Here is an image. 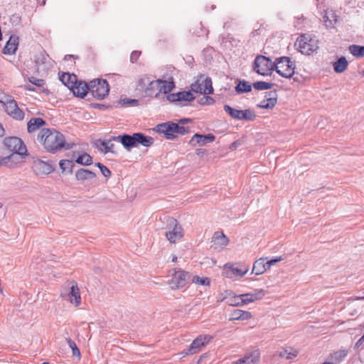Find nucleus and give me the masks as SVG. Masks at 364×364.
Returning <instances> with one entry per match:
<instances>
[{"instance_id": "f257e3e1", "label": "nucleus", "mask_w": 364, "mask_h": 364, "mask_svg": "<svg viewBox=\"0 0 364 364\" xmlns=\"http://www.w3.org/2000/svg\"><path fill=\"white\" fill-rule=\"evenodd\" d=\"M37 141L50 153H55L62 149H70L74 145L66 143L64 135L55 129H41L37 136Z\"/></svg>"}, {"instance_id": "f03ea898", "label": "nucleus", "mask_w": 364, "mask_h": 364, "mask_svg": "<svg viewBox=\"0 0 364 364\" xmlns=\"http://www.w3.org/2000/svg\"><path fill=\"white\" fill-rule=\"evenodd\" d=\"M114 139L117 142H120L123 147L128 151H131L132 148L138 147L139 146L150 147L154 142V138L140 132L134 133L132 135H118L117 137H114Z\"/></svg>"}, {"instance_id": "7ed1b4c3", "label": "nucleus", "mask_w": 364, "mask_h": 364, "mask_svg": "<svg viewBox=\"0 0 364 364\" xmlns=\"http://www.w3.org/2000/svg\"><path fill=\"white\" fill-rule=\"evenodd\" d=\"M175 87L173 77L167 80L158 79L151 81L144 92L146 96L151 97H159L161 94H168Z\"/></svg>"}, {"instance_id": "20e7f679", "label": "nucleus", "mask_w": 364, "mask_h": 364, "mask_svg": "<svg viewBox=\"0 0 364 364\" xmlns=\"http://www.w3.org/2000/svg\"><path fill=\"white\" fill-rule=\"evenodd\" d=\"M154 130L159 134H163L168 139H173L176 137V134H184L188 132L186 127L171 122L159 124L156 126Z\"/></svg>"}, {"instance_id": "39448f33", "label": "nucleus", "mask_w": 364, "mask_h": 364, "mask_svg": "<svg viewBox=\"0 0 364 364\" xmlns=\"http://www.w3.org/2000/svg\"><path fill=\"white\" fill-rule=\"evenodd\" d=\"M191 278L190 272L181 269L174 268L171 271V279L168 284L172 290H177L184 287L188 279Z\"/></svg>"}, {"instance_id": "423d86ee", "label": "nucleus", "mask_w": 364, "mask_h": 364, "mask_svg": "<svg viewBox=\"0 0 364 364\" xmlns=\"http://www.w3.org/2000/svg\"><path fill=\"white\" fill-rule=\"evenodd\" d=\"M295 64L289 57H281L274 63V69L283 77L291 78L295 72Z\"/></svg>"}, {"instance_id": "0eeeda50", "label": "nucleus", "mask_w": 364, "mask_h": 364, "mask_svg": "<svg viewBox=\"0 0 364 364\" xmlns=\"http://www.w3.org/2000/svg\"><path fill=\"white\" fill-rule=\"evenodd\" d=\"M296 46L301 53L305 55H311L318 48V41L308 34L301 35L298 38Z\"/></svg>"}, {"instance_id": "6e6552de", "label": "nucleus", "mask_w": 364, "mask_h": 364, "mask_svg": "<svg viewBox=\"0 0 364 364\" xmlns=\"http://www.w3.org/2000/svg\"><path fill=\"white\" fill-rule=\"evenodd\" d=\"M89 92L97 99H104L109 92L108 82L105 80L95 79L90 82Z\"/></svg>"}, {"instance_id": "1a4fd4ad", "label": "nucleus", "mask_w": 364, "mask_h": 364, "mask_svg": "<svg viewBox=\"0 0 364 364\" xmlns=\"http://www.w3.org/2000/svg\"><path fill=\"white\" fill-rule=\"evenodd\" d=\"M191 87V92L196 93L210 95L213 92L211 79L204 75L198 76Z\"/></svg>"}, {"instance_id": "9d476101", "label": "nucleus", "mask_w": 364, "mask_h": 364, "mask_svg": "<svg viewBox=\"0 0 364 364\" xmlns=\"http://www.w3.org/2000/svg\"><path fill=\"white\" fill-rule=\"evenodd\" d=\"M253 70L259 75H269L274 70V63L269 58L258 55L254 60Z\"/></svg>"}, {"instance_id": "9b49d317", "label": "nucleus", "mask_w": 364, "mask_h": 364, "mask_svg": "<svg viewBox=\"0 0 364 364\" xmlns=\"http://www.w3.org/2000/svg\"><path fill=\"white\" fill-rule=\"evenodd\" d=\"M5 146L13 151L9 158H14L16 155L23 156L26 154L27 149L20 138L16 136L6 137L4 140Z\"/></svg>"}, {"instance_id": "f8f14e48", "label": "nucleus", "mask_w": 364, "mask_h": 364, "mask_svg": "<svg viewBox=\"0 0 364 364\" xmlns=\"http://www.w3.org/2000/svg\"><path fill=\"white\" fill-rule=\"evenodd\" d=\"M223 109L234 119L252 121L256 118L255 112L250 109H237L228 105H225Z\"/></svg>"}, {"instance_id": "ddd939ff", "label": "nucleus", "mask_w": 364, "mask_h": 364, "mask_svg": "<svg viewBox=\"0 0 364 364\" xmlns=\"http://www.w3.org/2000/svg\"><path fill=\"white\" fill-rule=\"evenodd\" d=\"M60 296L75 306H78L81 304L80 292L76 283L73 282L68 289H64L60 293Z\"/></svg>"}, {"instance_id": "4468645a", "label": "nucleus", "mask_w": 364, "mask_h": 364, "mask_svg": "<svg viewBox=\"0 0 364 364\" xmlns=\"http://www.w3.org/2000/svg\"><path fill=\"white\" fill-rule=\"evenodd\" d=\"M166 98L170 102L177 103L179 105H186L195 99L191 91H182L176 93L168 94Z\"/></svg>"}, {"instance_id": "2eb2a0df", "label": "nucleus", "mask_w": 364, "mask_h": 364, "mask_svg": "<svg viewBox=\"0 0 364 364\" xmlns=\"http://www.w3.org/2000/svg\"><path fill=\"white\" fill-rule=\"evenodd\" d=\"M249 272L248 267L241 268L236 267L234 264L227 263L224 265L222 274L224 277L233 279L235 276L243 277Z\"/></svg>"}, {"instance_id": "dca6fc26", "label": "nucleus", "mask_w": 364, "mask_h": 364, "mask_svg": "<svg viewBox=\"0 0 364 364\" xmlns=\"http://www.w3.org/2000/svg\"><path fill=\"white\" fill-rule=\"evenodd\" d=\"M213 338L212 336L208 334L199 335L189 346V353H193V354L199 353L204 346L210 342Z\"/></svg>"}, {"instance_id": "f3484780", "label": "nucleus", "mask_w": 364, "mask_h": 364, "mask_svg": "<svg viewBox=\"0 0 364 364\" xmlns=\"http://www.w3.org/2000/svg\"><path fill=\"white\" fill-rule=\"evenodd\" d=\"M170 225H173V227L166 232V237L170 242L175 243L183 237V230L174 219H171Z\"/></svg>"}, {"instance_id": "a211bd4d", "label": "nucleus", "mask_w": 364, "mask_h": 364, "mask_svg": "<svg viewBox=\"0 0 364 364\" xmlns=\"http://www.w3.org/2000/svg\"><path fill=\"white\" fill-rule=\"evenodd\" d=\"M117 136H111L110 139L107 140H97L95 142V147L98 149V151L103 154L112 153L115 154V144L113 141H116L114 138Z\"/></svg>"}, {"instance_id": "6ab92c4d", "label": "nucleus", "mask_w": 364, "mask_h": 364, "mask_svg": "<svg viewBox=\"0 0 364 364\" xmlns=\"http://www.w3.org/2000/svg\"><path fill=\"white\" fill-rule=\"evenodd\" d=\"M6 113L12 118L22 120L24 118L23 112L18 107L14 99H11L4 107Z\"/></svg>"}, {"instance_id": "aec40b11", "label": "nucleus", "mask_w": 364, "mask_h": 364, "mask_svg": "<svg viewBox=\"0 0 364 364\" xmlns=\"http://www.w3.org/2000/svg\"><path fill=\"white\" fill-rule=\"evenodd\" d=\"M49 56L44 53H40L35 55L34 63L36 70L38 73L43 72L48 69L49 64Z\"/></svg>"}, {"instance_id": "412c9836", "label": "nucleus", "mask_w": 364, "mask_h": 364, "mask_svg": "<svg viewBox=\"0 0 364 364\" xmlns=\"http://www.w3.org/2000/svg\"><path fill=\"white\" fill-rule=\"evenodd\" d=\"M212 246L218 250H223L229 243V239L221 232L214 233L212 240Z\"/></svg>"}, {"instance_id": "4be33fe9", "label": "nucleus", "mask_w": 364, "mask_h": 364, "mask_svg": "<svg viewBox=\"0 0 364 364\" xmlns=\"http://www.w3.org/2000/svg\"><path fill=\"white\" fill-rule=\"evenodd\" d=\"M264 295L265 292L263 289H255L253 292L242 294V301L241 302L243 303V306L247 305L262 299Z\"/></svg>"}, {"instance_id": "5701e85b", "label": "nucleus", "mask_w": 364, "mask_h": 364, "mask_svg": "<svg viewBox=\"0 0 364 364\" xmlns=\"http://www.w3.org/2000/svg\"><path fill=\"white\" fill-rule=\"evenodd\" d=\"M19 43V38L16 35H11L3 49L6 55H13L16 53Z\"/></svg>"}, {"instance_id": "b1692460", "label": "nucleus", "mask_w": 364, "mask_h": 364, "mask_svg": "<svg viewBox=\"0 0 364 364\" xmlns=\"http://www.w3.org/2000/svg\"><path fill=\"white\" fill-rule=\"evenodd\" d=\"M338 16L332 9H326L323 15V22L327 28H333L337 23Z\"/></svg>"}, {"instance_id": "393cba45", "label": "nucleus", "mask_w": 364, "mask_h": 364, "mask_svg": "<svg viewBox=\"0 0 364 364\" xmlns=\"http://www.w3.org/2000/svg\"><path fill=\"white\" fill-rule=\"evenodd\" d=\"M33 168L38 175H46L53 171V168L49 164L40 160L34 162Z\"/></svg>"}, {"instance_id": "a878e982", "label": "nucleus", "mask_w": 364, "mask_h": 364, "mask_svg": "<svg viewBox=\"0 0 364 364\" xmlns=\"http://www.w3.org/2000/svg\"><path fill=\"white\" fill-rule=\"evenodd\" d=\"M267 257H261L255 261L252 266V274H255L256 275H261L264 274L265 272L269 270L267 268Z\"/></svg>"}, {"instance_id": "bb28decb", "label": "nucleus", "mask_w": 364, "mask_h": 364, "mask_svg": "<svg viewBox=\"0 0 364 364\" xmlns=\"http://www.w3.org/2000/svg\"><path fill=\"white\" fill-rule=\"evenodd\" d=\"M215 140V136L213 134L202 135L196 134L193 136L191 141L194 145L204 146L208 143L213 142Z\"/></svg>"}, {"instance_id": "cd10ccee", "label": "nucleus", "mask_w": 364, "mask_h": 364, "mask_svg": "<svg viewBox=\"0 0 364 364\" xmlns=\"http://www.w3.org/2000/svg\"><path fill=\"white\" fill-rule=\"evenodd\" d=\"M240 359L243 364H259L260 361V352L258 350H252L247 353Z\"/></svg>"}, {"instance_id": "c85d7f7f", "label": "nucleus", "mask_w": 364, "mask_h": 364, "mask_svg": "<svg viewBox=\"0 0 364 364\" xmlns=\"http://www.w3.org/2000/svg\"><path fill=\"white\" fill-rule=\"evenodd\" d=\"M96 174L87 169L80 168L75 172V178L78 181L85 182L95 178Z\"/></svg>"}, {"instance_id": "c756f323", "label": "nucleus", "mask_w": 364, "mask_h": 364, "mask_svg": "<svg viewBox=\"0 0 364 364\" xmlns=\"http://www.w3.org/2000/svg\"><path fill=\"white\" fill-rule=\"evenodd\" d=\"M252 315L250 311H243L240 309H235L232 311L230 314V320L247 321L252 318Z\"/></svg>"}, {"instance_id": "7c9ffc66", "label": "nucleus", "mask_w": 364, "mask_h": 364, "mask_svg": "<svg viewBox=\"0 0 364 364\" xmlns=\"http://www.w3.org/2000/svg\"><path fill=\"white\" fill-rule=\"evenodd\" d=\"M71 90L75 96L83 98L89 91V85L77 82Z\"/></svg>"}, {"instance_id": "2f4dec72", "label": "nucleus", "mask_w": 364, "mask_h": 364, "mask_svg": "<svg viewBox=\"0 0 364 364\" xmlns=\"http://www.w3.org/2000/svg\"><path fill=\"white\" fill-rule=\"evenodd\" d=\"M60 79L61 82L66 85L70 90H72L77 82V77L74 74L63 73Z\"/></svg>"}, {"instance_id": "473e14b6", "label": "nucleus", "mask_w": 364, "mask_h": 364, "mask_svg": "<svg viewBox=\"0 0 364 364\" xmlns=\"http://www.w3.org/2000/svg\"><path fill=\"white\" fill-rule=\"evenodd\" d=\"M46 124V122L41 118H32L27 124V130L29 133L36 132Z\"/></svg>"}, {"instance_id": "72a5a7b5", "label": "nucleus", "mask_w": 364, "mask_h": 364, "mask_svg": "<svg viewBox=\"0 0 364 364\" xmlns=\"http://www.w3.org/2000/svg\"><path fill=\"white\" fill-rule=\"evenodd\" d=\"M348 63L345 57L339 58L333 64V68L336 73H343L348 68Z\"/></svg>"}, {"instance_id": "f704fd0d", "label": "nucleus", "mask_w": 364, "mask_h": 364, "mask_svg": "<svg viewBox=\"0 0 364 364\" xmlns=\"http://www.w3.org/2000/svg\"><path fill=\"white\" fill-rule=\"evenodd\" d=\"M277 99L275 96L269 97L260 102L257 107L262 109H272L277 104Z\"/></svg>"}, {"instance_id": "c9c22d12", "label": "nucleus", "mask_w": 364, "mask_h": 364, "mask_svg": "<svg viewBox=\"0 0 364 364\" xmlns=\"http://www.w3.org/2000/svg\"><path fill=\"white\" fill-rule=\"evenodd\" d=\"M252 86L247 81L239 80L235 87V91L237 94L249 92L252 90Z\"/></svg>"}, {"instance_id": "e433bc0d", "label": "nucleus", "mask_w": 364, "mask_h": 364, "mask_svg": "<svg viewBox=\"0 0 364 364\" xmlns=\"http://www.w3.org/2000/svg\"><path fill=\"white\" fill-rule=\"evenodd\" d=\"M228 303L229 305L232 306H243L242 294L236 295L233 293H230L229 296L227 297Z\"/></svg>"}, {"instance_id": "4c0bfd02", "label": "nucleus", "mask_w": 364, "mask_h": 364, "mask_svg": "<svg viewBox=\"0 0 364 364\" xmlns=\"http://www.w3.org/2000/svg\"><path fill=\"white\" fill-rule=\"evenodd\" d=\"M192 282L199 286H209L210 284V279L207 277H200L198 275L191 277Z\"/></svg>"}, {"instance_id": "58836bf2", "label": "nucleus", "mask_w": 364, "mask_h": 364, "mask_svg": "<svg viewBox=\"0 0 364 364\" xmlns=\"http://www.w3.org/2000/svg\"><path fill=\"white\" fill-rule=\"evenodd\" d=\"M75 161L79 164L88 166L92 163V158L90 154L83 153L77 158Z\"/></svg>"}, {"instance_id": "ea45409f", "label": "nucleus", "mask_w": 364, "mask_h": 364, "mask_svg": "<svg viewBox=\"0 0 364 364\" xmlns=\"http://www.w3.org/2000/svg\"><path fill=\"white\" fill-rule=\"evenodd\" d=\"M348 50L355 57L364 56V46L351 45L349 46Z\"/></svg>"}, {"instance_id": "a19ab883", "label": "nucleus", "mask_w": 364, "mask_h": 364, "mask_svg": "<svg viewBox=\"0 0 364 364\" xmlns=\"http://www.w3.org/2000/svg\"><path fill=\"white\" fill-rule=\"evenodd\" d=\"M272 84L270 82H263V81H259L256 82L253 84L254 88L258 90H269L272 87Z\"/></svg>"}, {"instance_id": "79ce46f5", "label": "nucleus", "mask_w": 364, "mask_h": 364, "mask_svg": "<svg viewBox=\"0 0 364 364\" xmlns=\"http://www.w3.org/2000/svg\"><path fill=\"white\" fill-rule=\"evenodd\" d=\"M73 165V161L70 160H61L59 163V166L63 172L70 171Z\"/></svg>"}, {"instance_id": "37998d69", "label": "nucleus", "mask_w": 364, "mask_h": 364, "mask_svg": "<svg viewBox=\"0 0 364 364\" xmlns=\"http://www.w3.org/2000/svg\"><path fill=\"white\" fill-rule=\"evenodd\" d=\"M69 347L71 348L73 356L80 357V352L75 343L70 338L67 340Z\"/></svg>"}, {"instance_id": "c03bdc74", "label": "nucleus", "mask_w": 364, "mask_h": 364, "mask_svg": "<svg viewBox=\"0 0 364 364\" xmlns=\"http://www.w3.org/2000/svg\"><path fill=\"white\" fill-rule=\"evenodd\" d=\"M13 97L0 90V103L4 107Z\"/></svg>"}, {"instance_id": "a18cd8bd", "label": "nucleus", "mask_w": 364, "mask_h": 364, "mask_svg": "<svg viewBox=\"0 0 364 364\" xmlns=\"http://www.w3.org/2000/svg\"><path fill=\"white\" fill-rule=\"evenodd\" d=\"M96 165H97V167H99L102 174L105 177L109 178L111 176V171H109V169L107 166H105V165H103V164H102L100 163H97Z\"/></svg>"}, {"instance_id": "49530a36", "label": "nucleus", "mask_w": 364, "mask_h": 364, "mask_svg": "<svg viewBox=\"0 0 364 364\" xmlns=\"http://www.w3.org/2000/svg\"><path fill=\"white\" fill-rule=\"evenodd\" d=\"M28 80H29V82H30L31 84H33V85H36V86H37V87H43V86L44 85V84H45V82H44V80H42V79H38V78H36V77H29V78H28Z\"/></svg>"}, {"instance_id": "de8ad7c7", "label": "nucleus", "mask_w": 364, "mask_h": 364, "mask_svg": "<svg viewBox=\"0 0 364 364\" xmlns=\"http://www.w3.org/2000/svg\"><path fill=\"white\" fill-rule=\"evenodd\" d=\"M214 102H215V100L211 97H209V96L203 97L200 100V104H201V105H213Z\"/></svg>"}, {"instance_id": "09e8293b", "label": "nucleus", "mask_w": 364, "mask_h": 364, "mask_svg": "<svg viewBox=\"0 0 364 364\" xmlns=\"http://www.w3.org/2000/svg\"><path fill=\"white\" fill-rule=\"evenodd\" d=\"M282 259L283 258L282 257H277L267 261L266 264H267V268L269 269L273 265H275L277 262H281Z\"/></svg>"}, {"instance_id": "8fccbe9b", "label": "nucleus", "mask_w": 364, "mask_h": 364, "mask_svg": "<svg viewBox=\"0 0 364 364\" xmlns=\"http://www.w3.org/2000/svg\"><path fill=\"white\" fill-rule=\"evenodd\" d=\"M139 54H140V52H138V51L132 52L131 54V56H130L131 61L132 63L135 62L137 60V58H139Z\"/></svg>"}, {"instance_id": "3c124183", "label": "nucleus", "mask_w": 364, "mask_h": 364, "mask_svg": "<svg viewBox=\"0 0 364 364\" xmlns=\"http://www.w3.org/2000/svg\"><path fill=\"white\" fill-rule=\"evenodd\" d=\"M179 355H181V357H186V356L189 355H193V353H189V347H188L187 349H185L184 350L181 352L179 353Z\"/></svg>"}, {"instance_id": "603ef678", "label": "nucleus", "mask_w": 364, "mask_h": 364, "mask_svg": "<svg viewBox=\"0 0 364 364\" xmlns=\"http://www.w3.org/2000/svg\"><path fill=\"white\" fill-rule=\"evenodd\" d=\"M11 20L12 23L18 24L20 22V17L18 16L14 15Z\"/></svg>"}, {"instance_id": "864d4df0", "label": "nucleus", "mask_w": 364, "mask_h": 364, "mask_svg": "<svg viewBox=\"0 0 364 364\" xmlns=\"http://www.w3.org/2000/svg\"><path fill=\"white\" fill-rule=\"evenodd\" d=\"M190 121H191L190 119H182L179 120L178 124L180 125V124L187 123V122H189Z\"/></svg>"}, {"instance_id": "5fc2aeb1", "label": "nucleus", "mask_w": 364, "mask_h": 364, "mask_svg": "<svg viewBox=\"0 0 364 364\" xmlns=\"http://www.w3.org/2000/svg\"><path fill=\"white\" fill-rule=\"evenodd\" d=\"M127 103H129L130 105H135L137 104V100H127Z\"/></svg>"}, {"instance_id": "6e6d98bb", "label": "nucleus", "mask_w": 364, "mask_h": 364, "mask_svg": "<svg viewBox=\"0 0 364 364\" xmlns=\"http://www.w3.org/2000/svg\"><path fill=\"white\" fill-rule=\"evenodd\" d=\"M24 88L28 91H35L34 88H33L31 85H24Z\"/></svg>"}, {"instance_id": "4d7b16f0", "label": "nucleus", "mask_w": 364, "mask_h": 364, "mask_svg": "<svg viewBox=\"0 0 364 364\" xmlns=\"http://www.w3.org/2000/svg\"><path fill=\"white\" fill-rule=\"evenodd\" d=\"M4 134V129L2 125L0 124V136H2Z\"/></svg>"}, {"instance_id": "13d9d810", "label": "nucleus", "mask_w": 364, "mask_h": 364, "mask_svg": "<svg viewBox=\"0 0 364 364\" xmlns=\"http://www.w3.org/2000/svg\"><path fill=\"white\" fill-rule=\"evenodd\" d=\"M232 364H243L242 361L241 360V359L240 358L239 360L233 362Z\"/></svg>"}, {"instance_id": "bf43d9fd", "label": "nucleus", "mask_w": 364, "mask_h": 364, "mask_svg": "<svg viewBox=\"0 0 364 364\" xmlns=\"http://www.w3.org/2000/svg\"><path fill=\"white\" fill-rule=\"evenodd\" d=\"M177 261V257L176 255L172 256V262H176Z\"/></svg>"}, {"instance_id": "052dcab7", "label": "nucleus", "mask_w": 364, "mask_h": 364, "mask_svg": "<svg viewBox=\"0 0 364 364\" xmlns=\"http://www.w3.org/2000/svg\"><path fill=\"white\" fill-rule=\"evenodd\" d=\"M360 341H364V335L360 338Z\"/></svg>"}, {"instance_id": "680f3d73", "label": "nucleus", "mask_w": 364, "mask_h": 364, "mask_svg": "<svg viewBox=\"0 0 364 364\" xmlns=\"http://www.w3.org/2000/svg\"><path fill=\"white\" fill-rule=\"evenodd\" d=\"M144 80V79H141L140 80V84H141Z\"/></svg>"}, {"instance_id": "e2e57ef3", "label": "nucleus", "mask_w": 364, "mask_h": 364, "mask_svg": "<svg viewBox=\"0 0 364 364\" xmlns=\"http://www.w3.org/2000/svg\"><path fill=\"white\" fill-rule=\"evenodd\" d=\"M2 208V204L0 203V208Z\"/></svg>"}, {"instance_id": "0e129e2a", "label": "nucleus", "mask_w": 364, "mask_h": 364, "mask_svg": "<svg viewBox=\"0 0 364 364\" xmlns=\"http://www.w3.org/2000/svg\"><path fill=\"white\" fill-rule=\"evenodd\" d=\"M43 364H48V363H43Z\"/></svg>"}]
</instances>
